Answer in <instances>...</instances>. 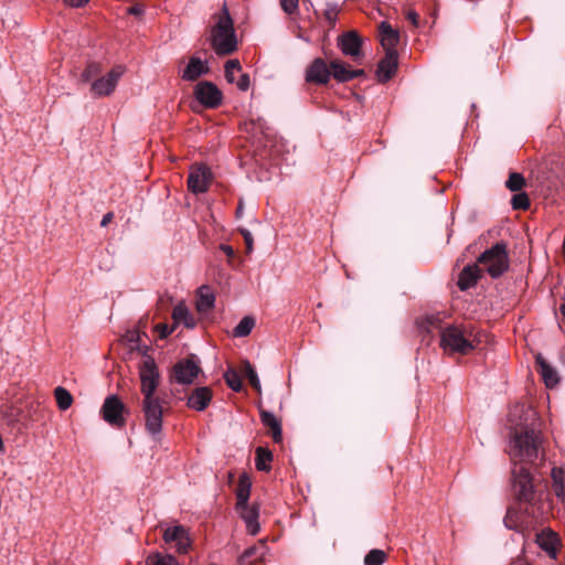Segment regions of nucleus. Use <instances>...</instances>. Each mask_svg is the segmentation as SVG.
<instances>
[{
    "mask_svg": "<svg viewBox=\"0 0 565 565\" xmlns=\"http://www.w3.org/2000/svg\"><path fill=\"white\" fill-rule=\"evenodd\" d=\"M146 565H179V563L172 555H162L156 552L147 556Z\"/></svg>",
    "mask_w": 565,
    "mask_h": 565,
    "instance_id": "2f4dec72",
    "label": "nucleus"
},
{
    "mask_svg": "<svg viewBox=\"0 0 565 565\" xmlns=\"http://www.w3.org/2000/svg\"><path fill=\"white\" fill-rule=\"evenodd\" d=\"M234 84L237 86L239 90L246 92L250 86L249 75L247 73L241 72L238 78Z\"/></svg>",
    "mask_w": 565,
    "mask_h": 565,
    "instance_id": "37998d69",
    "label": "nucleus"
},
{
    "mask_svg": "<svg viewBox=\"0 0 565 565\" xmlns=\"http://www.w3.org/2000/svg\"><path fill=\"white\" fill-rule=\"evenodd\" d=\"M524 184H525V180H524L523 175L520 173H515V172L511 173L509 175L508 181L505 182L507 188L513 192L520 191Z\"/></svg>",
    "mask_w": 565,
    "mask_h": 565,
    "instance_id": "58836bf2",
    "label": "nucleus"
},
{
    "mask_svg": "<svg viewBox=\"0 0 565 565\" xmlns=\"http://www.w3.org/2000/svg\"><path fill=\"white\" fill-rule=\"evenodd\" d=\"M239 232H241V234L244 237V241H245V244H246V252L247 253H252L253 252V246H254V239H253L252 233L248 230H246V228H241Z\"/></svg>",
    "mask_w": 565,
    "mask_h": 565,
    "instance_id": "c03bdc74",
    "label": "nucleus"
},
{
    "mask_svg": "<svg viewBox=\"0 0 565 565\" xmlns=\"http://www.w3.org/2000/svg\"><path fill=\"white\" fill-rule=\"evenodd\" d=\"M243 372L247 376L250 385L257 392H260L262 387H260V382H259L258 375H257L256 371L254 370L253 365L248 361H245L243 363Z\"/></svg>",
    "mask_w": 565,
    "mask_h": 565,
    "instance_id": "e433bc0d",
    "label": "nucleus"
},
{
    "mask_svg": "<svg viewBox=\"0 0 565 565\" xmlns=\"http://www.w3.org/2000/svg\"><path fill=\"white\" fill-rule=\"evenodd\" d=\"M242 72V66L238 60H230L225 63V77L231 84H234Z\"/></svg>",
    "mask_w": 565,
    "mask_h": 565,
    "instance_id": "72a5a7b5",
    "label": "nucleus"
},
{
    "mask_svg": "<svg viewBox=\"0 0 565 565\" xmlns=\"http://www.w3.org/2000/svg\"><path fill=\"white\" fill-rule=\"evenodd\" d=\"M212 396L213 394L210 387H198L189 395L186 405L192 409L202 412L209 406Z\"/></svg>",
    "mask_w": 565,
    "mask_h": 565,
    "instance_id": "6ab92c4d",
    "label": "nucleus"
},
{
    "mask_svg": "<svg viewBox=\"0 0 565 565\" xmlns=\"http://www.w3.org/2000/svg\"><path fill=\"white\" fill-rule=\"evenodd\" d=\"M514 210H526L530 206V200L526 193H518L513 195L511 201Z\"/></svg>",
    "mask_w": 565,
    "mask_h": 565,
    "instance_id": "a19ab883",
    "label": "nucleus"
},
{
    "mask_svg": "<svg viewBox=\"0 0 565 565\" xmlns=\"http://www.w3.org/2000/svg\"><path fill=\"white\" fill-rule=\"evenodd\" d=\"M386 559V553L382 550H371L364 557V565H382Z\"/></svg>",
    "mask_w": 565,
    "mask_h": 565,
    "instance_id": "c9c22d12",
    "label": "nucleus"
},
{
    "mask_svg": "<svg viewBox=\"0 0 565 565\" xmlns=\"http://www.w3.org/2000/svg\"><path fill=\"white\" fill-rule=\"evenodd\" d=\"M551 478L555 495L565 500V470L561 467H554L551 471Z\"/></svg>",
    "mask_w": 565,
    "mask_h": 565,
    "instance_id": "a878e982",
    "label": "nucleus"
},
{
    "mask_svg": "<svg viewBox=\"0 0 565 565\" xmlns=\"http://www.w3.org/2000/svg\"><path fill=\"white\" fill-rule=\"evenodd\" d=\"M172 318L175 324L183 323L188 328L195 326L193 317L190 315L183 302L178 303L172 311Z\"/></svg>",
    "mask_w": 565,
    "mask_h": 565,
    "instance_id": "cd10ccee",
    "label": "nucleus"
},
{
    "mask_svg": "<svg viewBox=\"0 0 565 565\" xmlns=\"http://www.w3.org/2000/svg\"><path fill=\"white\" fill-rule=\"evenodd\" d=\"M156 329L160 332V338H166L172 332L167 324H158Z\"/></svg>",
    "mask_w": 565,
    "mask_h": 565,
    "instance_id": "49530a36",
    "label": "nucleus"
},
{
    "mask_svg": "<svg viewBox=\"0 0 565 565\" xmlns=\"http://www.w3.org/2000/svg\"><path fill=\"white\" fill-rule=\"evenodd\" d=\"M266 545L265 542L260 541L258 545H255L244 553V558L256 556L257 558H262L265 554Z\"/></svg>",
    "mask_w": 565,
    "mask_h": 565,
    "instance_id": "79ce46f5",
    "label": "nucleus"
},
{
    "mask_svg": "<svg viewBox=\"0 0 565 565\" xmlns=\"http://www.w3.org/2000/svg\"><path fill=\"white\" fill-rule=\"evenodd\" d=\"M125 73L126 66L115 65L106 75L97 77L92 82L90 93L95 96L110 95Z\"/></svg>",
    "mask_w": 565,
    "mask_h": 565,
    "instance_id": "0eeeda50",
    "label": "nucleus"
},
{
    "mask_svg": "<svg viewBox=\"0 0 565 565\" xmlns=\"http://www.w3.org/2000/svg\"><path fill=\"white\" fill-rule=\"evenodd\" d=\"M426 330L427 332H430L433 328L438 327L439 324V318L437 316H430L426 318Z\"/></svg>",
    "mask_w": 565,
    "mask_h": 565,
    "instance_id": "a18cd8bd",
    "label": "nucleus"
},
{
    "mask_svg": "<svg viewBox=\"0 0 565 565\" xmlns=\"http://www.w3.org/2000/svg\"><path fill=\"white\" fill-rule=\"evenodd\" d=\"M260 419L262 423L270 429L274 441L280 443L282 440L280 420L273 413L267 411H260Z\"/></svg>",
    "mask_w": 565,
    "mask_h": 565,
    "instance_id": "5701e85b",
    "label": "nucleus"
},
{
    "mask_svg": "<svg viewBox=\"0 0 565 565\" xmlns=\"http://www.w3.org/2000/svg\"><path fill=\"white\" fill-rule=\"evenodd\" d=\"M210 181V170L204 166H200L191 169L188 179V186L193 193H203L207 191Z\"/></svg>",
    "mask_w": 565,
    "mask_h": 565,
    "instance_id": "2eb2a0df",
    "label": "nucleus"
},
{
    "mask_svg": "<svg viewBox=\"0 0 565 565\" xmlns=\"http://www.w3.org/2000/svg\"><path fill=\"white\" fill-rule=\"evenodd\" d=\"M54 396H55L57 406L61 411L68 409L73 404V396L65 387L57 386L54 390Z\"/></svg>",
    "mask_w": 565,
    "mask_h": 565,
    "instance_id": "7c9ffc66",
    "label": "nucleus"
},
{
    "mask_svg": "<svg viewBox=\"0 0 565 565\" xmlns=\"http://www.w3.org/2000/svg\"><path fill=\"white\" fill-rule=\"evenodd\" d=\"M215 296L209 286H201L198 290L196 310L206 312L213 308Z\"/></svg>",
    "mask_w": 565,
    "mask_h": 565,
    "instance_id": "393cba45",
    "label": "nucleus"
},
{
    "mask_svg": "<svg viewBox=\"0 0 565 565\" xmlns=\"http://www.w3.org/2000/svg\"><path fill=\"white\" fill-rule=\"evenodd\" d=\"M330 71L333 78L339 82H348L364 75L363 70H353L350 65L345 64L341 60H332L330 62Z\"/></svg>",
    "mask_w": 565,
    "mask_h": 565,
    "instance_id": "f3484780",
    "label": "nucleus"
},
{
    "mask_svg": "<svg viewBox=\"0 0 565 565\" xmlns=\"http://www.w3.org/2000/svg\"><path fill=\"white\" fill-rule=\"evenodd\" d=\"M141 393L143 397H158L156 391L160 381V373L152 358L146 356L139 366Z\"/></svg>",
    "mask_w": 565,
    "mask_h": 565,
    "instance_id": "423d86ee",
    "label": "nucleus"
},
{
    "mask_svg": "<svg viewBox=\"0 0 565 565\" xmlns=\"http://www.w3.org/2000/svg\"><path fill=\"white\" fill-rule=\"evenodd\" d=\"M141 407L145 417L146 430L154 439H159L160 433L162 430V401L159 397H143Z\"/></svg>",
    "mask_w": 565,
    "mask_h": 565,
    "instance_id": "39448f33",
    "label": "nucleus"
},
{
    "mask_svg": "<svg viewBox=\"0 0 565 565\" xmlns=\"http://www.w3.org/2000/svg\"><path fill=\"white\" fill-rule=\"evenodd\" d=\"M273 459L271 452L262 447L256 450V468L260 471H268L270 461Z\"/></svg>",
    "mask_w": 565,
    "mask_h": 565,
    "instance_id": "473e14b6",
    "label": "nucleus"
},
{
    "mask_svg": "<svg viewBox=\"0 0 565 565\" xmlns=\"http://www.w3.org/2000/svg\"><path fill=\"white\" fill-rule=\"evenodd\" d=\"M250 487L252 482L247 475H242L238 479V484L236 489V508L237 507H245L248 504V499L250 495Z\"/></svg>",
    "mask_w": 565,
    "mask_h": 565,
    "instance_id": "bb28decb",
    "label": "nucleus"
},
{
    "mask_svg": "<svg viewBox=\"0 0 565 565\" xmlns=\"http://www.w3.org/2000/svg\"><path fill=\"white\" fill-rule=\"evenodd\" d=\"M279 6L290 17L299 13V0H279Z\"/></svg>",
    "mask_w": 565,
    "mask_h": 565,
    "instance_id": "ea45409f",
    "label": "nucleus"
},
{
    "mask_svg": "<svg viewBox=\"0 0 565 565\" xmlns=\"http://www.w3.org/2000/svg\"><path fill=\"white\" fill-rule=\"evenodd\" d=\"M338 45L341 52L352 58L353 62H360L363 57L362 40L356 32L350 31L338 39Z\"/></svg>",
    "mask_w": 565,
    "mask_h": 565,
    "instance_id": "1a4fd4ad",
    "label": "nucleus"
},
{
    "mask_svg": "<svg viewBox=\"0 0 565 565\" xmlns=\"http://www.w3.org/2000/svg\"><path fill=\"white\" fill-rule=\"evenodd\" d=\"M510 456L513 462L533 463L544 457L543 437L531 405L515 404L509 412Z\"/></svg>",
    "mask_w": 565,
    "mask_h": 565,
    "instance_id": "f257e3e1",
    "label": "nucleus"
},
{
    "mask_svg": "<svg viewBox=\"0 0 565 565\" xmlns=\"http://www.w3.org/2000/svg\"><path fill=\"white\" fill-rule=\"evenodd\" d=\"M536 364L546 386L554 387L559 381L557 372L545 361L541 354L536 356Z\"/></svg>",
    "mask_w": 565,
    "mask_h": 565,
    "instance_id": "b1692460",
    "label": "nucleus"
},
{
    "mask_svg": "<svg viewBox=\"0 0 565 565\" xmlns=\"http://www.w3.org/2000/svg\"><path fill=\"white\" fill-rule=\"evenodd\" d=\"M539 546L546 551L550 555L555 556L557 537L553 532H542L536 536Z\"/></svg>",
    "mask_w": 565,
    "mask_h": 565,
    "instance_id": "c85d7f7f",
    "label": "nucleus"
},
{
    "mask_svg": "<svg viewBox=\"0 0 565 565\" xmlns=\"http://www.w3.org/2000/svg\"><path fill=\"white\" fill-rule=\"evenodd\" d=\"M128 12H129L130 14H139V13L141 12V10H140V8H139V7H130V8L128 9Z\"/></svg>",
    "mask_w": 565,
    "mask_h": 565,
    "instance_id": "603ef678",
    "label": "nucleus"
},
{
    "mask_svg": "<svg viewBox=\"0 0 565 565\" xmlns=\"http://www.w3.org/2000/svg\"><path fill=\"white\" fill-rule=\"evenodd\" d=\"M478 263L492 278L500 277L509 268L507 245L495 244L479 256Z\"/></svg>",
    "mask_w": 565,
    "mask_h": 565,
    "instance_id": "7ed1b4c3",
    "label": "nucleus"
},
{
    "mask_svg": "<svg viewBox=\"0 0 565 565\" xmlns=\"http://www.w3.org/2000/svg\"><path fill=\"white\" fill-rule=\"evenodd\" d=\"M113 216H114V215H113V213H111V212L106 213V214L103 216V220H102V222H100V225H102V226H106L108 223H110V222H111Z\"/></svg>",
    "mask_w": 565,
    "mask_h": 565,
    "instance_id": "8fccbe9b",
    "label": "nucleus"
},
{
    "mask_svg": "<svg viewBox=\"0 0 565 565\" xmlns=\"http://www.w3.org/2000/svg\"><path fill=\"white\" fill-rule=\"evenodd\" d=\"M194 95L202 106H218L222 102V93L211 82H202L195 86Z\"/></svg>",
    "mask_w": 565,
    "mask_h": 565,
    "instance_id": "9b49d317",
    "label": "nucleus"
},
{
    "mask_svg": "<svg viewBox=\"0 0 565 565\" xmlns=\"http://www.w3.org/2000/svg\"><path fill=\"white\" fill-rule=\"evenodd\" d=\"M397 66V53H385V56L377 65L376 76L379 82L385 83L390 81L396 73Z\"/></svg>",
    "mask_w": 565,
    "mask_h": 565,
    "instance_id": "a211bd4d",
    "label": "nucleus"
},
{
    "mask_svg": "<svg viewBox=\"0 0 565 565\" xmlns=\"http://www.w3.org/2000/svg\"><path fill=\"white\" fill-rule=\"evenodd\" d=\"M224 379L226 384L235 392H239L242 390V380L239 374L234 370H228L224 374Z\"/></svg>",
    "mask_w": 565,
    "mask_h": 565,
    "instance_id": "4c0bfd02",
    "label": "nucleus"
},
{
    "mask_svg": "<svg viewBox=\"0 0 565 565\" xmlns=\"http://www.w3.org/2000/svg\"><path fill=\"white\" fill-rule=\"evenodd\" d=\"M255 326V320L252 317H244L234 329L235 337L248 335Z\"/></svg>",
    "mask_w": 565,
    "mask_h": 565,
    "instance_id": "f704fd0d",
    "label": "nucleus"
},
{
    "mask_svg": "<svg viewBox=\"0 0 565 565\" xmlns=\"http://www.w3.org/2000/svg\"><path fill=\"white\" fill-rule=\"evenodd\" d=\"M163 540L166 543H175L177 552L185 554L190 550L191 539L188 530L183 525H174L168 527L163 532Z\"/></svg>",
    "mask_w": 565,
    "mask_h": 565,
    "instance_id": "f8f14e48",
    "label": "nucleus"
},
{
    "mask_svg": "<svg viewBox=\"0 0 565 565\" xmlns=\"http://www.w3.org/2000/svg\"><path fill=\"white\" fill-rule=\"evenodd\" d=\"M521 463L514 462L512 469L513 488L521 500L530 501L534 493L533 480L529 470Z\"/></svg>",
    "mask_w": 565,
    "mask_h": 565,
    "instance_id": "6e6552de",
    "label": "nucleus"
},
{
    "mask_svg": "<svg viewBox=\"0 0 565 565\" xmlns=\"http://www.w3.org/2000/svg\"><path fill=\"white\" fill-rule=\"evenodd\" d=\"M67 6L72 8H79L88 3L89 0H63Z\"/></svg>",
    "mask_w": 565,
    "mask_h": 565,
    "instance_id": "de8ad7c7",
    "label": "nucleus"
},
{
    "mask_svg": "<svg viewBox=\"0 0 565 565\" xmlns=\"http://www.w3.org/2000/svg\"><path fill=\"white\" fill-rule=\"evenodd\" d=\"M242 212H243V207H242V205H239L237 209V214H241Z\"/></svg>",
    "mask_w": 565,
    "mask_h": 565,
    "instance_id": "5fc2aeb1",
    "label": "nucleus"
},
{
    "mask_svg": "<svg viewBox=\"0 0 565 565\" xmlns=\"http://www.w3.org/2000/svg\"><path fill=\"white\" fill-rule=\"evenodd\" d=\"M125 409V405L120 402V399L116 395L108 396L100 409L103 418L110 425L122 426L125 419L122 417V412Z\"/></svg>",
    "mask_w": 565,
    "mask_h": 565,
    "instance_id": "9d476101",
    "label": "nucleus"
},
{
    "mask_svg": "<svg viewBox=\"0 0 565 565\" xmlns=\"http://www.w3.org/2000/svg\"><path fill=\"white\" fill-rule=\"evenodd\" d=\"M561 310H562L563 315L565 316V303L562 306Z\"/></svg>",
    "mask_w": 565,
    "mask_h": 565,
    "instance_id": "6e6d98bb",
    "label": "nucleus"
},
{
    "mask_svg": "<svg viewBox=\"0 0 565 565\" xmlns=\"http://www.w3.org/2000/svg\"><path fill=\"white\" fill-rule=\"evenodd\" d=\"M480 276L481 269L479 268L478 264L468 265L461 270L459 275L458 287L461 290H467L477 284Z\"/></svg>",
    "mask_w": 565,
    "mask_h": 565,
    "instance_id": "4be33fe9",
    "label": "nucleus"
},
{
    "mask_svg": "<svg viewBox=\"0 0 565 565\" xmlns=\"http://www.w3.org/2000/svg\"><path fill=\"white\" fill-rule=\"evenodd\" d=\"M209 72L207 63L200 57H191L188 65L181 73V77L184 81H195L201 75Z\"/></svg>",
    "mask_w": 565,
    "mask_h": 565,
    "instance_id": "412c9836",
    "label": "nucleus"
},
{
    "mask_svg": "<svg viewBox=\"0 0 565 565\" xmlns=\"http://www.w3.org/2000/svg\"><path fill=\"white\" fill-rule=\"evenodd\" d=\"M331 76L330 65L324 60L315 58L306 70V82L310 84L324 85Z\"/></svg>",
    "mask_w": 565,
    "mask_h": 565,
    "instance_id": "ddd939ff",
    "label": "nucleus"
},
{
    "mask_svg": "<svg viewBox=\"0 0 565 565\" xmlns=\"http://www.w3.org/2000/svg\"><path fill=\"white\" fill-rule=\"evenodd\" d=\"M381 44L385 50V53H397L396 46L399 43V33L393 26L383 21L379 26Z\"/></svg>",
    "mask_w": 565,
    "mask_h": 565,
    "instance_id": "dca6fc26",
    "label": "nucleus"
},
{
    "mask_svg": "<svg viewBox=\"0 0 565 565\" xmlns=\"http://www.w3.org/2000/svg\"><path fill=\"white\" fill-rule=\"evenodd\" d=\"M440 347L447 353L468 354L477 344L475 340L466 335L461 329L449 326L441 330Z\"/></svg>",
    "mask_w": 565,
    "mask_h": 565,
    "instance_id": "20e7f679",
    "label": "nucleus"
},
{
    "mask_svg": "<svg viewBox=\"0 0 565 565\" xmlns=\"http://www.w3.org/2000/svg\"><path fill=\"white\" fill-rule=\"evenodd\" d=\"M407 19L416 26L418 24V14L415 11L407 12Z\"/></svg>",
    "mask_w": 565,
    "mask_h": 565,
    "instance_id": "09e8293b",
    "label": "nucleus"
},
{
    "mask_svg": "<svg viewBox=\"0 0 565 565\" xmlns=\"http://www.w3.org/2000/svg\"><path fill=\"white\" fill-rule=\"evenodd\" d=\"M511 565H529L527 562L523 558H518L515 562H513Z\"/></svg>",
    "mask_w": 565,
    "mask_h": 565,
    "instance_id": "864d4df0",
    "label": "nucleus"
},
{
    "mask_svg": "<svg viewBox=\"0 0 565 565\" xmlns=\"http://www.w3.org/2000/svg\"><path fill=\"white\" fill-rule=\"evenodd\" d=\"M201 372L200 366L192 360H183L173 366V379L179 384H191Z\"/></svg>",
    "mask_w": 565,
    "mask_h": 565,
    "instance_id": "4468645a",
    "label": "nucleus"
},
{
    "mask_svg": "<svg viewBox=\"0 0 565 565\" xmlns=\"http://www.w3.org/2000/svg\"><path fill=\"white\" fill-rule=\"evenodd\" d=\"M102 73V65L97 62H89L79 75V83L86 84L96 79Z\"/></svg>",
    "mask_w": 565,
    "mask_h": 565,
    "instance_id": "c756f323",
    "label": "nucleus"
},
{
    "mask_svg": "<svg viewBox=\"0 0 565 565\" xmlns=\"http://www.w3.org/2000/svg\"><path fill=\"white\" fill-rule=\"evenodd\" d=\"M214 24L211 29L210 44L217 55H230L237 49V39L233 20L227 7L224 4L221 12L213 15Z\"/></svg>",
    "mask_w": 565,
    "mask_h": 565,
    "instance_id": "f03ea898",
    "label": "nucleus"
},
{
    "mask_svg": "<svg viewBox=\"0 0 565 565\" xmlns=\"http://www.w3.org/2000/svg\"><path fill=\"white\" fill-rule=\"evenodd\" d=\"M221 248H222V250H223L226 255H228V256H233L234 250H233V248H232L231 246H228V245H222V247H221Z\"/></svg>",
    "mask_w": 565,
    "mask_h": 565,
    "instance_id": "3c124183",
    "label": "nucleus"
},
{
    "mask_svg": "<svg viewBox=\"0 0 565 565\" xmlns=\"http://www.w3.org/2000/svg\"><path fill=\"white\" fill-rule=\"evenodd\" d=\"M237 511L239 512L241 518L244 520L246 524V530L250 535H256L260 525L258 523L259 510L258 507L248 504L245 507H237Z\"/></svg>",
    "mask_w": 565,
    "mask_h": 565,
    "instance_id": "aec40b11",
    "label": "nucleus"
}]
</instances>
